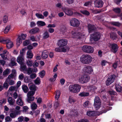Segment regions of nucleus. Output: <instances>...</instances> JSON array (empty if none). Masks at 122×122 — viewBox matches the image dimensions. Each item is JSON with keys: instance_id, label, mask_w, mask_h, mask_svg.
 I'll return each instance as SVG.
<instances>
[{"instance_id": "nucleus-28", "label": "nucleus", "mask_w": 122, "mask_h": 122, "mask_svg": "<svg viewBox=\"0 0 122 122\" xmlns=\"http://www.w3.org/2000/svg\"><path fill=\"white\" fill-rule=\"evenodd\" d=\"M27 57L28 59H31L32 58L33 56V54L32 53V51L31 50H28L27 53Z\"/></svg>"}, {"instance_id": "nucleus-54", "label": "nucleus", "mask_w": 122, "mask_h": 122, "mask_svg": "<svg viewBox=\"0 0 122 122\" xmlns=\"http://www.w3.org/2000/svg\"><path fill=\"white\" fill-rule=\"evenodd\" d=\"M35 82L36 84H39L40 83V78L39 77H37L35 80Z\"/></svg>"}, {"instance_id": "nucleus-24", "label": "nucleus", "mask_w": 122, "mask_h": 122, "mask_svg": "<svg viewBox=\"0 0 122 122\" xmlns=\"http://www.w3.org/2000/svg\"><path fill=\"white\" fill-rule=\"evenodd\" d=\"M115 89L118 92H122V86L119 84H117L115 85Z\"/></svg>"}, {"instance_id": "nucleus-1", "label": "nucleus", "mask_w": 122, "mask_h": 122, "mask_svg": "<svg viewBox=\"0 0 122 122\" xmlns=\"http://www.w3.org/2000/svg\"><path fill=\"white\" fill-rule=\"evenodd\" d=\"M92 61L91 56L88 55H83L80 58V61L82 63L85 64L90 63Z\"/></svg>"}, {"instance_id": "nucleus-58", "label": "nucleus", "mask_w": 122, "mask_h": 122, "mask_svg": "<svg viewBox=\"0 0 122 122\" xmlns=\"http://www.w3.org/2000/svg\"><path fill=\"white\" fill-rule=\"evenodd\" d=\"M40 77L42 78H43L45 75V71L43 70L40 73Z\"/></svg>"}, {"instance_id": "nucleus-64", "label": "nucleus", "mask_w": 122, "mask_h": 122, "mask_svg": "<svg viewBox=\"0 0 122 122\" xmlns=\"http://www.w3.org/2000/svg\"><path fill=\"white\" fill-rule=\"evenodd\" d=\"M24 78V75L22 73L20 74L19 76V79L20 80H22Z\"/></svg>"}, {"instance_id": "nucleus-12", "label": "nucleus", "mask_w": 122, "mask_h": 122, "mask_svg": "<svg viewBox=\"0 0 122 122\" xmlns=\"http://www.w3.org/2000/svg\"><path fill=\"white\" fill-rule=\"evenodd\" d=\"M4 44H6V47L7 48L9 49L12 48L13 46V43L11 41L10 39H5V41Z\"/></svg>"}, {"instance_id": "nucleus-29", "label": "nucleus", "mask_w": 122, "mask_h": 122, "mask_svg": "<svg viewBox=\"0 0 122 122\" xmlns=\"http://www.w3.org/2000/svg\"><path fill=\"white\" fill-rule=\"evenodd\" d=\"M50 37L49 32L47 31H45L43 34V39H46Z\"/></svg>"}, {"instance_id": "nucleus-19", "label": "nucleus", "mask_w": 122, "mask_h": 122, "mask_svg": "<svg viewBox=\"0 0 122 122\" xmlns=\"http://www.w3.org/2000/svg\"><path fill=\"white\" fill-rule=\"evenodd\" d=\"M17 61L21 65H24V60L23 57L20 56H19L17 58Z\"/></svg>"}, {"instance_id": "nucleus-53", "label": "nucleus", "mask_w": 122, "mask_h": 122, "mask_svg": "<svg viewBox=\"0 0 122 122\" xmlns=\"http://www.w3.org/2000/svg\"><path fill=\"white\" fill-rule=\"evenodd\" d=\"M5 122H10L11 121L12 119L9 116L6 117L5 118Z\"/></svg>"}, {"instance_id": "nucleus-38", "label": "nucleus", "mask_w": 122, "mask_h": 122, "mask_svg": "<svg viewBox=\"0 0 122 122\" xmlns=\"http://www.w3.org/2000/svg\"><path fill=\"white\" fill-rule=\"evenodd\" d=\"M10 25H8L6 27L4 30V32L6 34L9 31L10 29Z\"/></svg>"}, {"instance_id": "nucleus-22", "label": "nucleus", "mask_w": 122, "mask_h": 122, "mask_svg": "<svg viewBox=\"0 0 122 122\" xmlns=\"http://www.w3.org/2000/svg\"><path fill=\"white\" fill-rule=\"evenodd\" d=\"M39 28L37 27H35L29 31V33L31 34H34L39 32Z\"/></svg>"}, {"instance_id": "nucleus-52", "label": "nucleus", "mask_w": 122, "mask_h": 122, "mask_svg": "<svg viewBox=\"0 0 122 122\" xmlns=\"http://www.w3.org/2000/svg\"><path fill=\"white\" fill-rule=\"evenodd\" d=\"M26 71L28 74H31L33 71V69L31 68H29L26 70Z\"/></svg>"}, {"instance_id": "nucleus-60", "label": "nucleus", "mask_w": 122, "mask_h": 122, "mask_svg": "<svg viewBox=\"0 0 122 122\" xmlns=\"http://www.w3.org/2000/svg\"><path fill=\"white\" fill-rule=\"evenodd\" d=\"M36 76V74H32L30 76V78L31 79L35 78Z\"/></svg>"}, {"instance_id": "nucleus-30", "label": "nucleus", "mask_w": 122, "mask_h": 122, "mask_svg": "<svg viewBox=\"0 0 122 122\" xmlns=\"http://www.w3.org/2000/svg\"><path fill=\"white\" fill-rule=\"evenodd\" d=\"M95 113V112L93 111H88L86 112L87 115L90 117L94 116Z\"/></svg>"}, {"instance_id": "nucleus-20", "label": "nucleus", "mask_w": 122, "mask_h": 122, "mask_svg": "<svg viewBox=\"0 0 122 122\" xmlns=\"http://www.w3.org/2000/svg\"><path fill=\"white\" fill-rule=\"evenodd\" d=\"M107 93L111 97L112 100L114 99V96L116 94V92L113 90H109L107 92Z\"/></svg>"}, {"instance_id": "nucleus-11", "label": "nucleus", "mask_w": 122, "mask_h": 122, "mask_svg": "<svg viewBox=\"0 0 122 122\" xmlns=\"http://www.w3.org/2000/svg\"><path fill=\"white\" fill-rule=\"evenodd\" d=\"M90 79V77L88 76H82L79 78V82L83 84L89 81Z\"/></svg>"}, {"instance_id": "nucleus-14", "label": "nucleus", "mask_w": 122, "mask_h": 122, "mask_svg": "<svg viewBox=\"0 0 122 122\" xmlns=\"http://www.w3.org/2000/svg\"><path fill=\"white\" fill-rule=\"evenodd\" d=\"M20 111H16L15 110L14 111H12L10 114V117L12 118H14L20 114Z\"/></svg>"}, {"instance_id": "nucleus-59", "label": "nucleus", "mask_w": 122, "mask_h": 122, "mask_svg": "<svg viewBox=\"0 0 122 122\" xmlns=\"http://www.w3.org/2000/svg\"><path fill=\"white\" fill-rule=\"evenodd\" d=\"M30 43V41L29 40H26L24 41L23 43L24 46H27Z\"/></svg>"}, {"instance_id": "nucleus-32", "label": "nucleus", "mask_w": 122, "mask_h": 122, "mask_svg": "<svg viewBox=\"0 0 122 122\" xmlns=\"http://www.w3.org/2000/svg\"><path fill=\"white\" fill-rule=\"evenodd\" d=\"M89 93L88 92H83L80 93L79 94V96L81 97H86L89 96Z\"/></svg>"}, {"instance_id": "nucleus-40", "label": "nucleus", "mask_w": 122, "mask_h": 122, "mask_svg": "<svg viewBox=\"0 0 122 122\" xmlns=\"http://www.w3.org/2000/svg\"><path fill=\"white\" fill-rule=\"evenodd\" d=\"M61 30L63 32H65L66 31V26L64 25H62L60 26Z\"/></svg>"}, {"instance_id": "nucleus-55", "label": "nucleus", "mask_w": 122, "mask_h": 122, "mask_svg": "<svg viewBox=\"0 0 122 122\" xmlns=\"http://www.w3.org/2000/svg\"><path fill=\"white\" fill-rule=\"evenodd\" d=\"M8 17L6 15H5L4 16L3 21L4 23H6L8 20Z\"/></svg>"}, {"instance_id": "nucleus-51", "label": "nucleus", "mask_w": 122, "mask_h": 122, "mask_svg": "<svg viewBox=\"0 0 122 122\" xmlns=\"http://www.w3.org/2000/svg\"><path fill=\"white\" fill-rule=\"evenodd\" d=\"M36 15L38 18L41 19H44V16L41 14H40L38 13L36 14Z\"/></svg>"}, {"instance_id": "nucleus-26", "label": "nucleus", "mask_w": 122, "mask_h": 122, "mask_svg": "<svg viewBox=\"0 0 122 122\" xmlns=\"http://www.w3.org/2000/svg\"><path fill=\"white\" fill-rule=\"evenodd\" d=\"M16 104L20 106H22L23 105V101L20 97H18L16 101Z\"/></svg>"}, {"instance_id": "nucleus-16", "label": "nucleus", "mask_w": 122, "mask_h": 122, "mask_svg": "<svg viewBox=\"0 0 122 122\" xmlns=\"http://www.w3.org/2000/svg\"><path fill=\"white\" fill-rule=\"evenodd\" d=\"M89 33H91L93 32L96 30V28L94 25L89 24L87 25Z\"/></svg>"}, {"instance_id": "nucleus-48", "label": "nucleus", "mask_w": 122, "mask_h": 122, "mask_svg": "<svg viewBox=\"0 0 122 122\" xmlns=\"http://www.w3.org/2000/svg\"><path fill=\"white\" fill-rule=\"evenodd\" d=\"M10 94L11 96H12V95H13V97L15 99H16L18 97V94L16 92H14L13 94L11 93H10Z\"/></svg>"}, {"instance_id": "nucleus-3", "label": "nucleus", "mask_w": 122, "mask_h": 122, "mask_svg": "<svg viewBox=\"0 0 122 122\" xmlns=\"http://www.w3.org/2000/svg\"><path fill=\"white\" fill-rule=\"evenodd\" d=\"M108 46L111 51L114 53H116L118 50V47L117 44L115 43H109Z\"/></svg>"}, {"instance_id": "nucleus-47", "label": "nucleus", "mask_w": 122, "mask_h": 122, "mask_svg": "<svg viewBox=\"0 0 122 122\" xmlns=\"http://www.w3.org/2000/svg\"><path fill=\"white\" fill-rule=\"evenodd\" d=\"M32 61L31 60H28L26 62L27 65L29 66H31L32 65Z\"/></svg>"}, {"instance_id": "nucleus-50", "label": "nucleus", "mask_w": 122, "mask_h": 122, "mask_svg": "<svg viewBox=\"0 0 122 122\" xmlns=\"http://www.w3.org/2000/svg\"><path fill=\"white\" fill-rule=\"evenodd\" d=\"M113 11L117 13H119L121 12V9L119 8H116L113 9Z\"/></svg>"}, {"instance_id": "nucleus-7", "label": "nucleus", "mask_w": 122, "mask_h": 122, "mask_svg": "<svg viewBox=\"0 0 122 122\" xmlns=\"http://www.w3.org/2000/svg\"><path fill=\"white\" fill-rule=\"evenodd\" d=\"M35 93L34 91H32L29 92L27 94V102L29 103H30L32 101H33L34 99V97H32Z\"/></svg>"}, {"instance_id": "nucleus-10", "label": "nucleus", "mask_w": 122, "mask_h": 122, "mask_svg": "<svg viewBox=\"0 0 122 122\" xmlns=\"http://www.w3.org/2000/svg\"><path fill=\"white\" fill-rule=\"evenodd\" d=\"M71 25L74 27H77L79 25L80 22L77 19L75 18L72 19L70 21Z\"/></svg>"}, {"instance_id": "nucleus-36", "label": "nucleus", "mask_w": 122, "mask_h": 122, "mask_svg": "<svg viewBox=\"0 0 122 122\" xmlns=\"http://www.w3.org/2000/svg\"><path fill=\"white\" fill-rule=\"evenodd\" d=\"M80 12L83 15L88 16L90 14V13L86 10H82L80 11Z\"/></svg>"}, {"instance_id": "nucleus-35", "label": "nucleus", "mask_w": 122, "mask_h": 122, "mask_svg": "<svg viewBox=\"0 0 122 122\" xmlns=\"http://www.w3.org/2000/svg\"><path fill=\"white\" fill-rule=\"evenodd\" d=\"M24 81L26 83H29L32 81V80L28 76L25 77Z\"/></svg>"}, {"instance_id": "nucleus-34", "label": "nucleus", "mask_w": 122, "mask_h": 122, "mask_svg": "<svg viewBox=\"0 0 122 122\" xmlns=\"http://www.w3.org/2000/svg\"><path fill=\"white\" fill-rule=\"evenodd\" d=\"M61 93L60 92L59 90H57L56 92V94L55 96V99L58 101L60 95Z\"/></svg>"}, {"instance_id": "nucleus-18", "label": "nucleus", "mask_w": 122, "mask_h": 122, "mask_svg": "<svg viewBox=\"0 0 122 122\" xmlns=\"http://www.w3.org/2000/svg\"><path fill=\"white\" fill-rule=\"evenodd\" d=\"M112 107L107 106L106 107H102V110L100 112V114H101L104 113H106L107 111L111 110Z\"/></svg>"}, {"instance_id": "nucleus-6", "label": "nucleus", "mask_w": 122, "mask_h": 122, "mask_svg": "<svg viewBox=\"0 0 122 122\" xmlns=\"http://www.w3.org/2000/svg\"><path fill=\"white\" fill-rule=\"evenodd\" d=\"M116 76L114 74L109 76L105 82L106 84L108 86L113 83L114 81Z\"/></svg>"}, {"instance_id": "nucleus-56", "label": "nucleus", "mask_w": 122, "mask_h": 122, "mask_svg": "<svg viewBox=\"0 0 122 122\" xmlns=\"http://www.w3.org/2000/svg\"><path fill=\"white\" fill-rule=\"evenodd\" d=\"M16 89V87L15 86H11L9 88L8 91H9L11 92L15 90Z\"/></svg>"}, {"instance_id": "nucleus-62", "label": "nucleus", "mask_w": 122, "mask_h": 122, "mask_svg": "<svg viewBox=\"0 0 122 122\" xmlns=\"http://www.w3.org/2000/svg\"><path fill=\"white\" fill-rule=\"evenodd\" d=\"M60 48L61 47H59L56 48L55 49V51L56 52H61V50L60 49Z\"/></svg>"}, {"instance_id": "nucleus-49", "label": "nucleus", "mask_w": 122, "mask_h": 122, "mask_svg": "<svg viewBox=\"0 0 122 122\" xmlns=\"http://www.w3.org/2000/svg\"><path fill=\"white\" fill-rule=\"evenodd\" d=\"M89 103V102L87 101L84 103L83 104V106L86 108H88V105Z\"/></svg>"}, {"instance_id": "nucleus-9", "label": "nucleus", "mask_w": 122, "mask_h": 122, "mask_svg": "<svg viewBox=\"0 0 122 122\" xmlns=\"http://www.w3.org/2000/svg\"><path fill=\"white\" fill-rule=\"evenodd\" d=\"M91 38L94 41H97L100 39L101 37L100 33L99 32H94L91 35Z\"/></svg>"}, {"instance_id": "nucleus-42", "label": "nucleus", "mask_w": 122, "mask_h": 122, "mask_svg": "<svg viewBox=\"0 0 122 122\" xmlns=\"http://www.w3.org/2000/svg\"><path fill=\"white\" fill-rule=\"evenodd\" d=\"M7 82L9 84V85H12L15 84V81L11 79L7 80L6 79Z\"/></svg>"}, {"instance_id": "nucleus-2", "label": "nucleus", "mask_w": 122, "mask_h": 122, "mask_svg": "<svg viewBox=\"0 0 122 122\" xmlns=\"http://www.w3.org/2000/svg\"><path fill=\"white\" fill-rule=\"evenodd\" d=\"M81 89L80 86L79 84H75L71 85L69 86V90L72 92L76 93L79 92Z\"/></svg>"}, {"instance_id": "nucleus-4", "label": "nucleus", "mask_w": 122, "mask_h": 122, "mask_svg": "<svg viewBox=\"0 0 122 122\" xmlns=\"http://www.w3.org/2000/svg\"><path fill=\"white\" fill-rule=\"evenodd\" d=\"M82 49L84 52L89 53H92L94 51L92 47L88 45L83 46L82 47Z\"/></svg>"}, {"instance_id": "nucleus-27", "label": "nucleus", "mask_w": 122, "mask_h": 122, "mask_svg": "<svg viewBox=\"0 0 122 122\" xmlns=\"http://www.w3.org/2000/svg\"><path fill=\"white\" fill-rule=\"evenodd\" d=\"M7 101L10 105H14L15 102V100L13 99L12 97H9L7 98Z\"/></svg>"}, {"instance_id": "nucleus-43", "label": "nucleus", "mask_w": 122, "mask_h": 122, "mask_svg": "<svg viewBox=\"0 0 122 122\" xmlns=\"http://www.w3.org/2000/svg\"><path fill=\"white\" fill-rule=\"evenodd\" d=\"M111 24L114 26L119 27L121 25V24L119 22L112 21L111 23Z\"/></svg>"}, {"instance_id": "nucleus-17", "label": "nucleus", "mask_w": 122, "mask_h": 122, "mask_svg": "<svg viewBox=\"0 0 122 122\" xmlns=\"http://www.w3.org/2000/svg\"><path fill=\"white\" fill-rule=\"evenodd\" d=\"M84 71L87 73L90 74L92 73L93 70L91 66H87L85 67L84 69Z\"/></svg>"}, {"instance_id": "nucleus-15", "label": "nucleus", "mask_w": 122, "mask_h": 122, "mask_svg": "<svg viewBox=\"0 0 122 122\" xmlns=\"http://www.w3.org/2000/svg\"><path fill=\"white\" fill-rule=\"evenodd\" d=\"M72 35L73 38L78 39H80L83 36H84V35L81 33L80 32L77 33L76 32H72Z\"/></svg>"}, {"instance_id": "nucleus-46", "label": "nucleus", "mask_w": 122, "mask_h": 122, "mask_svg": "<svg viewBox=\"0 0 122 122\" xmlns=\"http://www.w3.org/2000/svg\"><path fill=\"white\" fill-rule=\"evenodd\" d=\"M20 68V70L21 71H26V67L25 65H21Z\"/></svg>"}, {"instance_id": "nucleus-37", "label": "nucleus", "mask_w": 122, "mask_h": 122, "mask_svg": "<svg viewBox=\"0 0 122 122\" xmlns=\"http://www.w3.org/2000/svg\"><path fill=\"white\" fill-rule=\"evenodd\" d=\"M15 61L14 60H11L9 64V65L10 66H14L16 65L17 63H16Z\"/></svg>"}, {"instance_id": "nucleus-33", "label": "nucleus", "mask_w": 122, "mask_h": 122, "mask_svg": "<svg viewBox=\"0 0 122 122\" xmlns=\"http://www.w3.org/2000/svg\"><path fill=\"white\" fill-rule=\"evenodd\" d=\"M22 87L23 90L25 93H26L27 92L29 91V89L28 87L25 85H23Z\"/></svg>"}, {"instance_id": "nucleus-23", "label": "nucleus", "mask_w": 122, "mask_h": 122, "mask_svg": "<svg viewBox=\"0 0 122 122\" xmlns=\"http://www.w3.org/2000/svg\"><path fill=\"white\" fill-rule=\"evenodd\" d=\"M28 86L30 90L35 92V91L36 90V86L32 84L31 83H29L28 84Z\"/></svg>"}, {"instance_id": "nucleus-41", "label": "nucleus", "mask_w": 122, "mask_h": 122, "mask_svg": "<svg viewBox=\"0 0 122 122\" xmlns=\"http://www.w3.org/2000/svg\"><path fill=\"white\" fill-rule=\"evenodd\" d=\"M37 24L38 25H40L41 26H43L46 25L45 22L41 21H37Z\"/></svg>"}, {"instance_id": "nucleus-63", "label": "nucleus", "mask_w": 122, "mask_h": 122, "mask_svg": "<svg viewBox=\"0 0 122 122\" xmlns=\"http://www.w3.org/2000/svg\"><path fill=\"white\" fill-rule=\"evenodd\" d=\"M14 76V75L13 74H10L7 77V78L6 79L9 80L11 79V78H12Z\"/></svg>"}, {"instance_id": "nucleus-61", "label": "nucleus", "mask_w": 122, "mask_h": 122, "mask_svg": "<svg viewBox=\"0 0 122 122\" xmlns=\"http://www.w3.org/2000/svg\"><path fill=\"white\" fill-rule=\"evenodd\" d=\"M24 119V117L23 116H21L19 117L18 118V121L20 122H22L23 121Z\"/></svg>"}, {"instance_id": "nucleus-39", "label": "nucleus", "mask_w": 122, "mask_h": 122, "mask_svg": "<svg viewBox=\"0 0 122 122\" xmlns=\"http://www.w3.org/2000/svg\"><path fill=\"white\" fill-rule=\"evenodd\" d=\"M9 86V85L8 82H7V81L6 80L3 84V87L4 89L5 90H7L8 89Z\"/></svg>"}, {"instance_id": "nucleus-31", "label": "nucleus", "mask_w": 122, "mask_h": 122, "mask_svg": "<svg viewBox=\"0 0 122 122\" xmlns=\"http://www.w3.org/2000/svg\"><path fill=\"white\" fill-rule=\"evenodd\" d=\"M48 53L46 51H44L42 54L41 57L44 59H46L48 57Z\"/></svg>"}, {"instance_id": "nucleus-57", "label": "nucleus", "mask_w": 122, "mask_h": 122, "mask_svg": "<svg viewBox=\"0 0 122 122\" xmlns=\"http://www.w3.org/2000/svg\"><path fill=\"white\" fill-rule=\"evenodd\" d=\"M89 120L86 119H80L76 122H88Z\"/></svg>"}, {"instance_id": "nucleus-44", "label": "nucleus", "mask_w": 122, "mask_h": 122, "mask_svg": "<svg viewBox=\"0 0 122 122\" xmlns=\"http://www.w3.org/2000/svg\"><path fill=\"white\" fill-rule=\"evenodd\" d=\"M22 40L21 37L20 36H19L18 37V38L17 39V41H16L17 44L19 45L20 44L22 43Z\"/></svg>"}, {"instance_id": "nucleus-25", "label": "nucleus", "mask_w": 122, "mask_h": 122, "mask_svg": "<svg viewBox=\"0 0 122 122\" xmlns=\"http://www.w3.org/2000/svg\"><path fill=\"white\" fill-rule=\"evenodd\" d=\"M110 38L112 40H116L117 38V34L114 32H112L110 34Z\"/></svg>"}, {"instance_id": "nucleus-45", "label": "nucleus", "mask_w": 122, "mask_h": 122, "mask_svg": "<svg viewBox=\"0 0 122 122\" xmlns=\"http://www.w3.org/2000/svg\"><path fill=\"white\" fill-rule=\"evenodd\" d=\"M10 73V70L9 69H7L4 71L3 72V75L4 76H6L8 74Z\"/></svg>"}, {"instance_id": "nucleus-5", "label": "nucleus", "mask_w": 122, "mask_h": 122, "mask_svg": "<svg viewBox=\"0 0 122 122\" xmlns=\"http://www.w3.org/2000/svg\"><path fill=\"white\" fill-rule=\"evenodd\" d=\"M94 106L96 110H98L100 107L101 102L99 98L98 97H96L94 100Z\"/></svg>"}, {"instance_id": "nucleus-8", "label": "nucleus", "mask_w": 122, "mask_h": 122, "mask_svg": "<svg viewBox=\"0 0 122 122\" xmlns=\"http://www.w3.org/2000/svg\"><path fill=\"white\" fill-rule=\"evenodd\" d=\"M67 44V41L65 39H61L58 41L57 45L59 47H64Z\"/></svg>"}, {"instance_id": "nucleus-13", "label": "nucleus", "mask_w": 122, "mask_h": 122, "mask_svg": "<svg viewBox=\"0 0 122 122\" xmlns=\"http://www.w3.org/2000/svg\"><path fill=\"white\" fill-rule=\"evenodd\" d=\"M94 4L95 7L98 8H101L103 7L104 2L102 0H96L94 1Z\"/></svg>"}, {"instance_id": "nucleus-21", "label": "nucleus", "mask_w": 122, "mask_h": 122, "mask_svg": "<svg viewBox=\"0 0 122 122\" xmlns=\"http://www.w3.org/2000/svg\"><path fill=\"white\" fill-rule=\"evenodd\" d=\"M64 12L65 14L71 16L73 14V12L71 9L69 8H65Z\"/></svg>"}]
</instances>
